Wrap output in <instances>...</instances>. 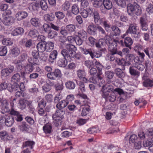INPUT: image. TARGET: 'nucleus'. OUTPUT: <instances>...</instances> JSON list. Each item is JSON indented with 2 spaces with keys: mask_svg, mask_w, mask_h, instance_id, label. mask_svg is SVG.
Here are the masks:
<instances>
[{
  "mask_svg": "<svg viewBox=\"0 0 153 153\" xmlns=\"http://www.w3.org/2000/svg\"><path fill=\"white\" fill-rule=\"evenodd\" d=\"M24 30L22 27H18L14 30L11 33L12 35L13 36H17L21 35L24 33Z\"/></svg>",
  "mask_w": 153,
  "mask_h": 153,
  "instance_id": "nucleus-21",
  "label": "nucleus"
},
{
  "mask_svg": "<svg viewBox=\"0 0 153 153\" xmlns=\"http://www.w3.org/2000/svg\"><path fill=\"white\" fill-rule=\"evenodd\" d=\"M67 60L70 61L71 60H68L64 57L62 58H60L58 61L57 64L59 67H65L67 64Z\"/></svg>",
  "mask_w": 153,
  "mask_h": 153,
  "instance_id": "nucleus-19",
  "label": "nucleus"
},
{
  "mask_svg": "<svg viewBox=\"0 0 153 153\" xmlns=\"http://www.w3.org/2000/svg\"><path fill=\"white\" fill-rule=\"evenodd\" d=\"M137 26L135 24H132L129 25L128 29L126 30V33L132 34H136L137 29Z\"/></svg>",
  "mask_w": 153,
  "mask_h": 153,
  "instance_id": "nucleus-15",
  "label": "nucleus"
},
{
  "mask_svg": "<svg viewBox=\"0 0 153 153\" xmlns=\"http://www.w3.org/2000/svg\"><path fill=\"white\" fill-rule=\"evenodd\" d=\"M79 90L82 92L83 93L85 91V88L83 82H80L78 84Z\"/></svg>",
  "mask_w": 153,
  "mask_h": 153,
  "instance_id": "nucleus-62",
  "label": "nucleus"
},
{
  "mask_svg": "<svg viewBox=\"0 0 153 153\" xmlns=\"http://www.w3.org/2000/svg\"><path fill=\"white\" fill-rule=\"evenodd\" d=\"M28 35L31 37L35 38L38 35L37 30L36 29L30 30L29 32Z\"/></svg>",
  "mask_w": 153,
  "mask_h": 153,
  "instance_id": "nucleus-50",
  "label": "nucleus"
},
{
  "mask_svg": "<svg viewBox=\"0 0 153 153\" xmlns=\"http://www.w3.org/2000/svg\"><path fill=\"white\" fill-rule=\"evenodd\" d=\"M2 43L5 45H11L13 44V41L10 38L4 39L2 40Z\"/></svg>",
  "mask_w": 153,
  "mask_h": 153,
  "instance_id": "nucleus-48",
  "label": "nucleus"
},
{
  "mask_svg": "<svg viewBox=\"0 0 153 153\" xmlns=\"http://www.w3.org/2000/svg\"><path fill=\"white\" fill-rule=\"evenodd\" d=\"M90 111V109L87 106H85L82 109L81 112L82 116H83L86 115Z\"/></svg>",
  "mask_w": 153,
  "mask_h": 153,
  "instance_id": "nucleus-57",
  "label": "nucleus"
},
{
  "mask_svg": "<svg viewBox=\"0 0 153 153\" xmlns=\"http://www.w3.org/2000/svg\"><path fill=\"white\" fill-rule=\"evenodd\" d=\"M137 139V137L135 134H133L129 137V142L131 143H134Z\"/></svg>",
  "mask_w": 153,
  "mask_h": 153,
  "instance_id": "nucleus-63",
  "label": "nucleus"
},
{
  "mask_svg": "<svg viewBox=\"0 0 153 153\" xmlns=\"http://www.w3.org/2000/svg\"><path fill=\"white\" fill-rule=\"evenodd\" d=\"M116 94L114 92H112L110 94H109V95L107 96L106 98H104L106 100H108L111 102H114L116 99Z\"/></svg>",
  "mask_w": 153,
  "mask_h": 153,
  "instance_id": "nucleus-32",
  "label": "nucleus"
},
{
  "mask_svg": "<svg viewBox=\"0 0 153 153\" xmlns=\"http://www.w3.org/2000/svg\"><path fill=\"white\" fill-rule=\"evenodd\" d=\"M79 12V8L78 5L76 4H74L71 7V12L74 15H77Z\"/></svg>",
  "mask_w": 153,
  "mask_h": 153,
  "instance_id": "nucleus-39",
  "label": "nucleus"
},
{
  "mask_svg": "<svg viewBox=\"0 0 153 153\" xmlns=\"http://www.w3.org/2000/svg\"><path fill=\"white\" fill-rule=\"evenodd\" d=\"M54 44L53 42H45V51L50 52L53 49Z\"/></svg>",
  "mask_w": 153,
  "mask_h": 153,
  "instance_id": "nucleus-27",
  "label": "nucleus"
},
{
  "mask_svg": "<svg viewBox=\"0 0 153 153\" xmlns=\"http://www.w3.org/2000/svg\"><path fill=\"white\" fill-rule=\"evenodd\" d=\"M21 77V75L19 73H16L12 76L11 79V80L14 83H18V82H20Z\"/></svg>",
  "mask_w": 153,
  "mask_h": 153,
  "instance_id": "nucleus-23",
  "label": "nucleus"
},
{
  "mask_svg": "<svg viewBox=\"0 0 153 153\" xmlns=\"http://www.w3.org/2000/svg\"><path fill=\"white\" fill-rule=\"evenodd\" d=\"M66 49H63L61 53L63 56L68 60L79 59L81 56L79 54L76 53L77 49L75 46L73 45L67 44L65 45Z\"/></svg>",
  "mask_w": 153,
  "mask_h": 153,
  "instance_id": "nucleus-1",
  "label": "nucleus"
},
{
  "mask_svg": "<svg viewBox=\"0 0 153 153\" xmlns=\"http://www.w3.org/2000/svg\"><path fill=\"white\" fill-rule=\"evenodd\" d=\"M35 144V143L33 141H27L23 143L22 145V147H28L31 149H33V146Z\"/></svg>",
  "mask_w": 153,
  "mask_h": 153,
  "instance_id": "nucleus-38",
  "label": "nucleus"
},
{
  "mask_svg": "<svg viewBox=\"0 0 153 153\" xmlns=\"http://www.w3.org/2000/svg\"><path fill=\"white\" fill-rule=\"evenodd\" d=\"M94 65L99 71V73L100 74H102V70L103 68V66L98 61H96L94 62Z\"/></svg>",
  "mask_w": 153,
  "mask_h": 153,
  "instance_id": "nucleus-46",
  "label": "nucleus"
},
{
  "mask_svg": "<svg viewBox=\"0 0 153 153\" xmlns=\"http://www.w3.org/2000/svg\"><path fill=\"white\" fill-rule=\"evenodd\" d=\"M114 90L113 86L106 84L102 86L101 89L100 91L102 96L103 98H106L109 95V93Z\"/></svg>",
  "mask_w": 153,
  "mask_h": 153,
  "instance_id": "nucleus-5",
  "label": "nucleus"
},
{
  "mask_svg": "<svg viewBox=\"0 0 153 153\" xmlns=\"http://www.w3.org/2000/svg\"><path fill=\"white\" fill-rule=\"evenodd\" d=\"M146 11L149 14H151L153 13V5L152 4H148L146 9Z\"/></svg>",
  "mask_w": 153,
  "mask_h": 153,
  "instance_id": "nucleus-56",
  "label": "nucleus"
},
{
  "mask_svg": "<svg viewBox=\"0 0 153 153\" xmlns=\"http://www.w3.org/2000/svg\"><path fill=\"white\" fill-rule=\"evenodd\" d=\"M141 13V10L140 7L138 4H136L134 6V13L137 15H140Z\"/></svg>",
  "mask_w": 153,
  "mask_h": 153,
  "instance_id": "nucleus-60",
  "label": "nucleus"
},
{
  "mask_svg": "<svg viewBox=\"0 0 153 153\" xmlns=\"http://www.w3.org/2000/svg\"><path fill=\"white\" fill-rule=\"evenodd\" d=\"M103 2L102 0H95L93 3V5L95 7L99 8L102 5Z\"/></svg>",
  "mask_w": 153,
  "mask_h": 153,
  "instance_id": "nucleus-49",
  "label": "nucleus"
},
{
  "mask_svg": "<svg viewBox=\"0 0 153 153\" xmlns=\"http://www.w3.org/2000/svg\"><path fill=\"white\" fill-rule=\"evenodd\" d=\"M133 43V41L129 37L125 38V46L128 48L130 49H131V45Z\"/></svg>",
  "mask_w": 153,
  "mask_h": 153,
  "instance_id": "nucleus-36",
  "label": "nucleus"
},
{
  "mask_svg": "<svg viewBox=\"0 0 153 153\" xmlns=\"http://www.w3.org/2000/svg\"><path fill=\"white\" fill-rule=\"evenodd\" d=\"M42 29L45 32L48 33L51 30L50 26L47 24L45 23L42 26Z\"/></svg>",
  "mask_w": 153,
  "mask_h": 153,
  "instance_id": "nucleus-55",
  "label": "nucleus"
},
{
  "mask_svg": "<svg viewBox=\"0 0 153 153\" xmlns=\"http://www.w3.org/2000/svg\"><path fill=\"white\" fill-rule=\"evenodd\" d=\"M152 131H149V129L146 130L145 132L143 131H140L138 134V137L141 140H144L146 139L148 137H150L149 133L151 132Z\"/></svg>",
  "mask_w": 153,
  "mask_h": 153,
  "instance_id": "nucleus-12",
  "label": "nucleus"
},
{
  "mask_svg": "<svg viewBox=\"0 0 153 153\" xmlns=\"http://www.w3.org/2000/svg\"><path fill=\"white\" fill-rule=\"evenodd\" d=\"M55 15L56 17L59 19H62L65 16V14L60 11L56 12L55 13Z\"/></svg>",
  "mask_w": 153,
  "mask_h": 153,
  "instance_id": "nucleus-52",
  "label": "nucleus"
},
{
  "mask_svg": "<svg viewBox=\"0 0 153 153\" xmlns=\"http://www.w3.org/2000/svg\"><path fill=\"white\" fill-rule=\"evenodd\" d=\"M113 52L109 51L111 53V54L109 55L108 56V59L111 61H113L115 59V58L114 55L115 54H117L121 56H123V53L121 51H118L117 48L116 47V51L115 50L113 51Z\"/></svg>",
  "mask_w": 153,
  "mask_h": 153,
  "instance_id": "nucleus-13",
  "label": "nucleus"
},
{
  "mask_svg": "<svg viewBox=\"0 0 153 153\" xmlns=\"http://www.w3.org/2000/svg\"><path fill=\"white\" fill-rule=\"evenodd\" d=\"M2 120L5 125L8 127L11 126L14 123V120L12 117L8 114H3L2 115L0 121Z\"/></svg>",
  "mask_w": 153,
  "mask_h": 153,
  "instance_id": "nucleus-6",
  "label": "nucleus"
},
{
  "mask_svg": "<svg viewBox=\"0 0 153 153\" xmlns=\"http://www.w3.org/2000/svg\"><path fill=\"white\" fill-rule=\"evenodd\" d=\"M105 76L108 79H112L114 75V73L113 72L109 71H107L105 72Z\"/></svg>",
  "mask_w": 153,
  "mask_h": 153,
  "instance_id": "nucleus-61",
  "label": "nucleus"
},
{
  "mask_svg": "<svg viewBox=\"0 0 153 153\" xmlns=\"http://www.w3.org/2000/svg\"><path fill=\"white\" fill-rule=\"evenodd\" d=\"M27 101L25 99H21L20 100L19 103V108L22 110H23L25 108L26 104Z\"/></svg>",
  "mask_w": 153,
  "mask_h": 153,
  "instance_id": "nucleus-34",
  "label": "nucleus"
},
{
  "mask_svg": "<svg viewBox=\"0 0 153 153\" xmlns=\"http://www.w3.org/2000/svg\"><path fill=\"white\" fill-rule=\"evenodd\" d=\"M7 53L6 47L2 46L0 47V56H4Z\"/></svg>",
  "mask_w": 153,
  "mask_h": 153,
  "instance_id": "nucleus-51",
  "label": "nucleus"
},
{
  "mask_svg": "<svg viewBox=\"0 0 153 153\" xmlns=\"http://www.w3.org/2000/svg\"><path fill=\"white\" fill-rule=\"evenodd\" d=\"M97 26H96L93 23L90 25L87 28V32L88 33L92 35H94L96 34Z\"/></svg>",
  "mask_w": 153,
  "mask_h": 153,
  "instance_id": "nucleus-10",
  "label": "nucleus"
},
{
  "mask_svg": "<svg viewBox=\"0 0 153 153\" xmlns=\"http://www.w3.org/2000/svg\"><path fill=\"white\" fill-rule=\"evenodd\" d=\"M65 28L67 30L69 33L74 31L76 29V27L75 25L71 24L66 25Z\"/></svg>",
  "mask_w": 153,
  "mask_h": 153,
  "instance_id": "nucleus-42",
  "label": "nucleus"
},
{
  "mask_svg": "<svg viewBox=\"0 0 153 153\" xmlns=\"http://www.w3.org/2000/svg\"><path fill=\"white\" fill-rule=\"evenodd\" d=\"M14 69V67L13 65H8L7 68H4L1 70V76L5 78H7L11 73L13 72Z\"/></svg>",
  "mask_w": 153,
  "mask_h": 153,
  "instance_id": "nucleus-8",
  "label": "nucleus"
},
{
  "mask_svg": "<svg viewBox=\"0 0 153 153\" xmlns=\"http://www.w3.org/2000/svg\"><path fill=\"white\" fill-rule=\"evenodd\" d=\"M68 103L69 102L68 101H66L65 100H62L56 104V107L58 110L64 111L63 109L65 108L68 104Z\"/></svg>",
  "mask_w": 153,
  "mask_h": 153,
  "instance_id": "nucleus-17",
  "label": "nucleus"
},
{
  "mask_svg": "<svg viewBox=\"0 0 153 153\" xmlns=\"http://www.w3.org/2000/svg\"><path fill=\"white\" fill-rule=\"evenodd\" d=\"M14 21V18L11 16L6 17L4 18L2 22L3 23L6 25H9L13 23Z\"/></svg>",
  "mask_w": 153,
  "mask_h": 153,
  "instance_id": "nucleus-16",
  "label": "nucleus"
},
{
  "mask_svg": "<svg viewBox=\"0 0 153 153\" xmlns=\"http://www.w3.org/2000/svg\"><path fill=\"white\" fill-rule=\"evenodd\" d=\"M77 76L79 79L86 83L87 79L85 78V73L84 70L79 69L77 72Z\"/></svg>",
  "mask_w": 153,
  "mask_h": 153,
  "instance_id": "nucleus-9",
  "label": "nucleus"
},
{
  "mask_svg": "<svg viewBox=\"0 0 153 153\" xmlns=\"http://www.w3.org/2000/svg\"><path fill=\"white\" fill-rule=\"evenodd\" d=\"M52 128L51 125L48 124H47L43 126V129L45 133L50 134L51 132Z\"/></svg>",
  "mask_w": 153,
  "mask_h": 153,
  "instance_id": "nucleus-43",
  "label": "nucleus"
},
{
  "mask_svg": "<svg viewBox=\"0 0 153 153\" xmlns=\"http://www.w3.org/2000/svg\"><path fill=\"white\" fill-rule=\"evenodd\" d=\"M27 57V54L23 53L21 54L18 57V59H16L17 61V63H20V62H22L26 61Z\"/></svg>",
  "mask_w": 153,
  "mask_h": 153,
  "instance_id": "nucleus-29",
  "label": "nucleus"
},
{
  "mask_svg": "<svg viewBox=\"0 0 153 153\" xmlns=\"http://www.w3.org/2000/svg\"><path fill=\"white\" fill-rule=\"evenodd\" d=\"M134 6L131 4H128L127 6V12L128 14L131 16H132L134 13Z\"/></svg>",
  "mask_w": 153,
  "mask_h": 153,
  "instance_id": "nucleus-35",
  "label": "nucleus"
},
{
  "mask_svg": "<svg viewBox=\"0 0 153 153\" xmlns=\"http://www.w3.org/2000/svg\"><path fill=\"white\" fill-rule=\"evenodd\" d=\"M62 76L61 71L58 69H56L53 72L47 74L48 78L51 79L56 80L60 78Z\"/></svg>",
  "mask_w": 153,
  "mask_h": 153,
  "instance_id": "nucleus-7",
  "label": "nucleus"
},
{
  "mask_svg": "<svg viewBox=\"0 0 153 153\" xmlns=\"http://www.w3.org/2000/svg\"><path fill=\"white\" fill-rule=\"evenodd\" d=\"M140 24L141 28L143 31H145L147 30L148 29V25L145 18L143 17L140 18Z\"/></svg>",
  "mask_w": 153,
  "mask_h": 153,
  "instance_id": "nucleus-11",
  "label": "nucleus"
},
{
  "mask_svg": "<svg viewBox=\"0 0 153 153\" xmlns=\"http://www.w3.org/2000/svg\"><path fill=\"white\" fill-rule=\"evenodd\" d=\"M65 113V111L57 110L55 113L52 116L55 125L58 126L61 124L62 120L64 118V115Z\"/></svg>",
  "mask_w": 153,
  "mask_h": 153,
  "instance_id": "nucleus-2",
  "label": "nucleus"
},
{
  "mask_svg": "<svg viewBox=\"0 0 153 153\" xmlns=\"http://www.w3.org/2000/svg\"><path fill=\"white\" fill-rule=\"evenodd\" d=\"M105 43L108 46V50L109 51L113 52L114 50L116 51L117 47V42H119L116 39L112 40L111 37L108 35H106L104 38Z\"/></svg>",
  "mask_w": 153,
  "mask_h": 153,
  "instance_id": "nucleus-3",
  "label": "nucleus"
},
{
  "mask_svg": "<svg viewBox=\"0 0 153 153\" xmlns=\"http://www.w3.org/2000/svg\"><path fill=\"white\" fill-rule=\"evenodd\" d=\"M27 16V13L25 11H20L16 15V17L18 21H20L26 18Z\"/></svg>",
  "mask_w": 153,
  "mask_h": 153,
  "instance_id": "nucleus-18",
  "label": "nucleus"
},
{
  "mask_svg": "<svg viewBox=\"0 0 153 153\" xmlns=\"http://www.w3.org/2000/svg\"><path fill=\"white\" fill-rule=\"evenodd\" d=\"M58 54V53L56 50H54L52 51L50 53L49 61L51 63L54 62V61L56 59Z\"/></svg>",
  "mask_w": 153,
  "mask_h": 153,
  "instance_id": "nucleus-20",
  "label": "nucleus"
},
{
  "mask_svg": "<svg viewBox=\"0 0 153 153\" xmlns=\"http://www.w3.org/2000/svg\"><path fill=\"white\" fill-rule=\"evenodd\" d=\"M25 69L26 73L30 74L33 71L34 68L32 64H27L25 66Z\"/></svg>",
  "mask_w": 153,
  "mask_h": 153,
  "instance_id": "nucleus-40",
  "label": "nucleus"
},
{
  "mask_svg": "<svg viewBox=\"0 0 153 153\" xmlns=\"http://www.w3.org/2000/svg\"><path fill=\"white\" fill-rule=\"evenodd\" d=\"M143 85L146 87H152L153 86V79H149L143 81Z\"/></svg>",
  "mask_w": 153,
  "mask_h": 153,
  "instance_id": "nucleus-31",
  "label": "nucleus"
},
{
  "mask_svg": "<svg viewBox=\"0 0 153 153\" xmlns=\"http://www.w3.org/2000/svg\"><path fill=\"white\" fill-rule=\"evenodd\" d=\"M129 72L130 74L132 75L139 76L140 75V72L135 70L131 67H130L129 68Z\"/></svg>",
  "mask_w": 153,
  "mask_h": 153,
  "instance_id": "nucleus-59",
  "label": "nucleus"
},
{
  "mask_svg": "<svg viewBox=\"0 0 153 153\" xmlns=\"http://www.w3.org/2000/svg\"><path fill=\"white\" fill-rule=\"evenodd\" d=\"M54 87L56 91H61L64 87L63 83H62L61 84L58 83L54 85Z\"/></svg>",
  "mask_w": 153,
  "mask_h": 153,
  "instance_id": "nucleus-58",
  "label": "nucleus"
},
{
  "mask_svg": "<svg viewBox=\"0 0 153 153\" xmlns=\"http://www.w3.org/2000/svg\"><path fill=\"white\" fill-rule=\"evenodd\" d=\"M152 137H147L146 139V140H145L143 141V145L144 147H147L149 146L150 145H152L153 141L152 140Z\"/></svg>",
  "mask_w": 153,
  "mask_h": 153,
  "instance_id": "nucleus-33",
  "label": "nucleus"
},
{
  "mask_svg": "<svg viewBox=\"0 0 153 153\" xmlns=\"http://www.w3.org/2000/svg\"><path fill=\"white\" fill-rule=\"evenodd\" d=\"M98 129L97 128H89L87 130L88 133L90 134H94L97 133Z\"/></svg>",
  "mask_w": 153,
  "mask_h": 153,
  "instance_id": "nucleus-64",
  "label": "nucleus"
},
{
  "mask_svg": "<svg viewBox=\"0 0 153 153\" xmlns=\"http://www.w3.org/2000/svg\"><path fill=\"white\" fill-rule=\"evenodd\" d=\"M44 17L45 21H53L55 17L54 14L51 13L45 15Z\"/></svg>",
  "mask_w": 153,
  "mask_h": 153,
  "instance_id": "nucleus-37",
  "label": "nucleus"
},
{
  "mask_svg": "<svg viewBox=\"0 0 153 153\" xmlns=\"http://www.w3.org/2000/svg\"><path fill=\"white\" fill-rule=\"evenodd\" d=\"M111 29L114 32V35L117 36L119 35L120 33V30L119 28L115 26H112L111 27Z\"/></svg>",
  "mask_w": 153,
  "mask_h": 153,
  "instance_id": "nucleus-54",
  "label": "nucleus"
},
{
  "mask_svg": "<svg viewBox=\"0 0 153 153\" xmlns=\"http://www.w3.org/2000/svg\"><path fill=\"white\" fill-rule=\"evenodd\" d=\"M93 14L95 23L97 25L101 24L102 22V19L100 18L99 13L95 11L94 12Z\"/></svg>",
  "mask_w": 153,
  "mask_h": 153,
  "instance_id": "nucleus-14",
  "label": "nucleus"
},
{
  "mask_svg": "<svg viewBox=\"0 0 153 153\" xmlns=\"http://www.w3.org/2000/svg\"><path fill=\"white\" fill-rule=\"evenodd\" d=\"M37 50L40 52L45 51V42H40L36 45Z\"/></svg>",
  "mask_w": 153,
  "mask_h": 153,
  "instance_id": "nucleus-22",
  "label": "nucleus"
},
{
  "mask_svg": "<svg viewBox=\"0 0 153 153\" xmlns=\"http://www.w3.org/2000/svg\"><path fill=\"white\" fill-rule=\"evenodd\" d=\"M77 36L82 39L83 41H85L87 38V33L85 31L81 30L78 32V35Z\"/></svg>",
  "mask_w": 153,
  "mask_h": 153,
  "instance_id": "nucleus-28",
  "label": "nucleus"
},
{
  "mask_svg": "<svg viewBox=\"0 0 153 153\" xmlns=\"http://www.w3.org/2000/svg\"><path fill=\"white\" fill-rule=\"evenodd\" d=\"M57 33L55 31L50 30L48 33V36L49 38L52 39L57 36Z\"/></svg>",
  "mask_w": 153,
  "mask_h": 153,
  "instance_id": "nucleus-47",
  "label": "nucleus"
},
{
  "mask_svg": "<svg viewBox=\"0 0 153 153\" xmlns=\"http://www.w3.org/2000/svg\"><path fill=\"white\" fill-rule=\"evenodd\" d=\"M9 135L6 131L3 130L0 132V138L3 140H9Z\"/></svg>",
  "mask_w": 153,
  "mask_h": 153,
  "instance_id": "nucleus-26",
  "label": "nucleus"
},
{
  "mask_svg": "<svg viewBox=\"0 0 153 153\" xmlns=\"http://www.w3.org/2000/svg\"><path fill=\"white\" fill-rule=\"evenodd\" d=\"M40 5L42 9L44 10H46L48 8L47 3L44 0H42L40 1Z\"/></svg>",
  "mask_w": 153,
  "mask_h": 153,
  "instance_id": "nucleus-45",
  "label": "nucleus"
},
{
  "mask_svg": "<svg viewBox=\"0 0 153 153\" xmlns=\"http://www.w3.org/2000/svg\"><path fill=\"white\" fill-rule=\"evenodd\" d=\"M66 88L69 90H73L75 87L76 84L73 81L68 80L66 82L65 84Z\"/></svg>",
  "mask_w": 153,
  "mask_h": 153,
  "instance_id": "nucleus-24",
  "label": "nucleus"
},
{
  "mask_svg": "<svg viewBox=\"0 0 153 153\" xmlns=\"http://www.w3.org/2000/svg\"><path fill=\"white\" fill-rule=\"evenodd\" d=\"M20 53V49L17 47H14L11 50V53L14 56H18Z\"/></svg>",
  "mask_w": 153,
  "mask_h": 153,
  "instance_id": "nucleus-41",
  "label": "nucleus"
},
{
  "mask_svg": "<svg viewBox=\"0 0 153 153\" xmlns=\"http://www.w3.org/2000/svg\"><path fill=\"white\" fill-rule=\"evenodd\" d=\"M103 4L104 7L107 10L111 9L112 7V4L111 1L109 0H104Z\"/></svg>",
  "mask_w": 153,
  "mask_h": 153,
  "instance_id": "nucleus-30",
  "label": "nucleus"
},
{
  "mask_svg": "<svg viewBox=\"0 0 153 153\" xmlns=\"http://www.w3.org/2000/svg\"><path fill=\"white\" fill-rule=\"evenodd\" d=\"M38 59H35L33 57H31L29 58L28 60L30 64H31L32 65H38L39 64V62Z\"/></svg>",
  "mask_w": 153,
  "mask_h": 153,
  "instance_id": "nucleus-44",
  "label": "nucleus"
},
{
  "mask_svg": "<svg viewBox=\"0 0 153 153\" xmlns=\"http://www.w3.org/2000/svg\"><path fill=\"white\" fill-rule=\"evenodd\" d=\"M39 6V4L38 3H31L29 7V9L31 11H34L37 10V7Z\"/></svg>",
  "mask_w": 153,
  "mask_h": 153,
  "instance_id": "nucleus-53",
  "label": "nucleus"
},
{
  "mask_svg": "<svg viewBox=\"0 0 153 153\" xmlns=\"http://www.w3.org/2000/svg\"><path fill=\"white\" fill-rule=\"evenodd\" d=\"M81 51L85 54H89L92 59H93L94 57L99 58L102 56L101 52L100 51H95L94 50L91 48L87 49L82 48Z\"/></svg>",
  "mask_w": 153,
  "mask_h": 153,
  "instance_id": "nucleus-4",
  "label": "nucleus"
},
{
  "mask_svg": "<svg viewBox=\"0 0 153 153\" xmlns=\"http://www.w3.org/2000/svg\"><path fill=\"white\" fill-rule=\"evenodd\" d=\"M30 22L31 25L35 27H39L40 24V21L39 19L37 17L31 18Z\"/></svg>",
  "mask_w": 153,
  "mask_h": 153,
  "instance_id": "nucleus-25",
  "label": "nucleus"
}]
</instances>
